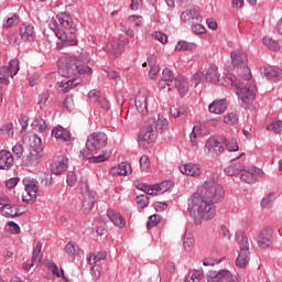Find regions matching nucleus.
<instances>
[{
    "label": "nucleus",
    "mask_w": 282,
    "mask_h": 282,
    "mask_svg": "<svg viewBox=\"0 0 282 282\" xmlns=\"http://www.w3.org/2000/svg\"><path fill=\"white\" fill-rule=\"evenodd\" d=\"M51 30L54 31L55 35L59 41H64V47H72L78 45V40L68 39V34H76V24L72 20V15L67 13H59L56 17V20L51 25Z\"/></svg>",
    "instance_id": "nucleus-1"
},
{
    "label": "nucleus",
    "mask_w": 282,
    "mask_h": 282,
    "mask_svg": "<svg viewBox=\"0 0 282 282\" xmlns=\"http://www.w3.org/2000/svg\"><path fill=\"white\" fill-rule=\"evenodd\" d=\"M188 208L194 213H197L199 219L208 221L213 219L216 215L215 203L208 200L199 193H194L191 198H188Z\"/></svg>",
    "instance_id": "nucleus-2"
},
{
    "label": "nucleus",
    "mask_w": 282,
    "mask_h": 282,
    "mask_svg": "<svg viewBox=\"0 0 282 282\" xmlns=\"http://www.w3.org/2000/svg\"><path fill=\"white\" fill-rule=\"evenodd\" d=\"M228 78L231 82V85L239 90L237 93L239 100H241L243 105H250L257 96L254 93L257 91V84L254 82H247L243 87V84L237 82L235 75H230Z\"/></svg>",
    "instance_id": "nucleus-3"
},
{
    "label": "nucleus",
    "mask_w": 282,
    "mask_h": 282,
    "mask_svg": "<svg viewBox=\"0 0 282 282\" xmlns=\"http://www.w3.org/2000/svg\"><path fill=\"white\" fill-rule=\"evenodd\" d=\"M230 56L231 64L238 76L243 80H250V78H252V73H250V68L248 67V54L241 51H232Z\"/></svg>",
    "instance_id": "nucleus-4"
},
{
    "label": "nucleus",
    "mask_w": 282,
    "mask_h": 282,
    "mask_svg": "<svg viewBox=\"0 0 282 282\" xmlns=\"http://www.w3.org/2000/svg\"><path fill=\"white\" fill-rule=\"evenodd\" d=\"M158 140V130L155 129V119H149L139 133V145L143 149H151Z\"/></svg>",
    "instance_id": "nucleus-5"
},
{
    "label": "nucleus",
    "mask_w": 282,
    "mask_h": 282,
    "mask_svg": "<svg viewBox=\"0 0 282 282\" xmlns=\"http://www.w3.org/2000/svg\"><path fill=\"white\" fill-rule=\"evenodd\" d=\"M236 241L239 245L240 253L236 259L237 268H246L250 263V243L248 242V236L243 231L236 232Z\"/></svg>",
    "instance_id": "nucleus-6"
},
{
    "label": "nucleus",
    "mask_w": 282,
    "mask_h": 282,
    "mask_svg": "<svg viewBox=\"0 0 282 282\" xmlns=\"http://www.w3.org/2000/svg\"><path fill=\"white\" fill-rule=\"evenodd\" d=\"M224 187L215 182H205L202 189L200 196L205 197L209 202L217 204L224 199Z\"/></svg>",
    "instance_id": "nucleus-7"
},
{
    "label": "nucleus",
    "mask_w": 282,
    "mask_h": 282,
    "mask_svg": "<svg viewBox=\"0 0 282 282\" xmlns=\"http://www.w3.org/2000/svg\"><path fill=\"white\" fill-rule=\"evenodd\" d=\"M108 140L109 139L105 132H94L87 138L86 149L91 154L98 153L100 149H105V147H107Z\"/></svg>",
    "instance_id": "nucleus-8"
},
{
    "label": "nucleus",
    "mask_w": 282,
    "mask_h": 282,
    "mask_svg": "<svg viewBox=\"0 0 282 282\" xmlns=\"http://www.w3.org/2000/svg\"><path fill=\"white\" fill-rule=\"evenodd\" d=\"M59 74L65 78H69L76 76V74H91V68L85 64H78L69 59L62 68H59Z\"/></svg>",
    "instance_id": "nucleus-9"
},
{
    "label": "nucleus",
    "mask_w": 282,
    "mask_h": 282,
    "mask_svg": "<svg viewBox=\"0 0 282 282\" xmlns=\"http://www.w3.org/2000/svg\"><path fill=\"white\" fill-rule=\"evenodd\" d=\"M22 182L26 193L22 195V200L26 204H34V202H36V197H39V181L26 176Z\"/></svg>",
    "instance_id": "nucleus-10"
},
{
    "label": "nucleus",
    "mask_w": 282,
    "mask_h": 282,
    "mask_svg": "<svg viewBox=\"0 0 282 282\" xmlns=\"http://www.w3.org/2000/svg\"><path fill=\"white\" fill-rule=\"evenodd\" d=\"M224 144H226V138H210L205 144L206 155L209 158H217L221 155V153H224Z\"/></svg>",
    "instance_id": "nucleus-11"
},
{
    "label": "nucleus",
    "mask_w": 282,
    "mask_h": 282,
    "mask_svg": "<svg viewBox=\"0 0 282 282\" xmlns=\"http://www.w3.org/2000/svg\"><path fill=\"white\" fill-rule=\"evenodd\" d=\"M239 282L237 274L230 273L228 270L209 271L207 273V282Z\"/></svg>",
    "instance_id": "nucleus-12"
},
{
    "label": "nucleus",
    "mask_w": 282,
    "mask_h": 282,
    "mask_svg": "<svg viewBox=\"0 0 282 282\" xmlns=\"http://www.w3.org/2000/svg\"><path fill=\"white\" fill-rule=\"evenodd\" d=\"M173 83H175V75H173V70L164 68L162 72V77L159 82V89H163V91H171Z\"/></svg>",
    "instance_id": "nucleus-13"
},
{
    "label": "nucleus",
    "mask_w": 282,
    "mask_h": 282,
    "mask_svg": "<svg viewBox=\"0 0 282 282\" xmlns=\"http://www.w3.org/2000/svg\"><path fill=\"white\" fill-rule=\"evenodd\" d=\"M148 98H149V91H147V89L144 88L140 89L134 98V105L137 107V111H139V113H142L143 116L149 111L147 108Z\"/></svg>",
    "instance_id": "nucleus-14"
},
{
    "label": "nucleus",
    "mask_w": 282,
    "mask_h": 282,
    "mask_svg": "<svg viewBox=\"0 0 282 282\" xmlns=\"http://www.w3.org/2000/svg\"><path fill=\"white\" fill-rule=\"evenodd\" d=\"M19 59H11L8 66L0 67V76H4L7 78H14V76L19 74Z\"/></svg>",
    "instance_id": "nucleus-15"
},
{
    "label": "nucleus",
    "mask_w": 282,
    "mask_h": 282,
    "mask_svg": "<svg viewBox=\"0 0 282 282\" xmlns=\"http://www.w3.org/2000/svg\"><path fill=\"white\" fill-rule=\"evenodd\" d=\"M14 166V156L8 150H0V171H10Z\"/></svg>",
    "instance_id": "nucleus-16"
},
{
    "label": "nucleus",
    "mask_w": 282,
    "mask_h": 282,
    "mask_svg": "<svg viewBox=\"0 0 282 282\" xmlns=\"http://www.w3.org/2000/svg\"><path fill=\"white\" fill-rule=\"evenodd\" d=\"M256 239L260 248H270V246H272V228L267 227L258 234Z\"/></svg>",
    "instance_id": "nucleus-17"
},
{
    "label": "nucleus",
    "mask_w": 282,
    "mask_h": 282,
    "mask_svg": "<svg viewBox=\"0 0 282 282\" xmlns=\"http://www.w3.org/2000/svg\"><path fill=\"white\" fill-rule=\"evenodd\" d=\"M20 36L22 41L32 43L36 39V31H34V25L23 23L20 26Z\"/></svg>",
    "instance_id": "nucleus-18"
},
{
    "label": "nucleus",
    "mask_w": 282,
    "mask_h": 282,
    "mask_svg": "<svg viewBox=\"0 0 282 282\" xmlns=\"http://www.w3.org/2000/svg\"><path fill=\"white\" fill-rule=\"evenodd\" d=\"M246 171V165L239 162V158L232 159L228 167L225 169L226 175L232 177V175H239V173Z\"/></svg>",
    "instance_id": "nucleus-19"
},
{
    "label": "nucleus",
    "mask_w": 282,
    "mask_h": 282,
    "mask_svg": "<svg viewBox=\"0 0 282 282\" xmlns=\"http://www.w3.org/2000/svg\"><path fill=\"white\" fill-rule=\"evenodd\" d=\"M181 19L185 23H193V21H197V23H202V14H199V11L197 10V8H192L189 10L182 12Z\"/></svg>",
    "instance_id": "nucleus-20"
},
{
    "label": "nucleus",
    "mask_w": 282,
    "mask_h": 282,
    "mask_svg": "<svg viewBox=\"0 0 282 282\" xmlns=\"http://www.w3.org/2000/svg\"><path fill=\"white\" fill-rule=\"evenodd\" d=\"M174 87L177 89L181 98H184L188 94V78L178 75L173 83Z\"/></svg>",
    "instance_id": "nucleus-21"
},
{
    "label": "nucleus",
    "mask_w": 282,
    "mask_h": 282,
    "mask_svg": "<svg viewBox=\"0 0 282 282\" xmlns=\"http://www.w3.org/2000/svg\"><path fill=\"white\" fill-rule=\"evenodd\" d=\"M105 50L113 54V56H120L124 52V42L112 40L106 45Z\"/></svg>",
    "instance_id": "nucleus-22"
},
{
    "label": "nucleus",
    "mask_w": 282,
    "mask_h": 282,
    "mask_svg": "<svg viewBox=\"0 0 282 282\" xmlns=\"http://www.w3.org/2000/svg\"><path fill=\"white\" fill-rule=\"evenodd\" d=\"M51 133L53 138L61 140L62 142H69V140H72V134L69 131L61 126L55 127Z\"/></svg>",
    "instance_id": "nucleus-23"
},
{
    "label": "nucleus",
    "mask_w": 282,
    "mask_h": 282,
    "mask_svg": "<svg viewBox=\"0 0 282 282\" xmlns=\"http://www.w3.org/2000/svg\"><path fill=\"white\" fill-rule=\"evenodd\" d=\"M180 171L183 175H189L191 177H198V175H202L199 165L193 163H187L183 166H180Z\"/></svg>",
    "instance_id": "nucleus-24"
},
{
    "label": "nucleus",
    "mask_w": 282,
    "mask_h": 282,
    "mask_svg": "<svg viewBox=\"0 0 282 282\" xmlns=\"http://www.w3.org/2000/svg\"><path fill=\"white\" fill-rule=\"evenodd\" d=\"M226 109H228L226 99H216L209 105L210 113H216L217 116L224 113Z\"/></svg>",
    "instance_id": "nucleus-25"
},
{
    "label": "nucleus",
    "mask_w": 282,
    "mask_h": 282,
    "mask_svg": "<svg viewBox=\"0 0 282 282\" xmlns=\"http://www.w3.org/2000/svg\"><path fill=\"white\" fill-rule=\"evenodd\" d=\"M23 142L24 144H29L31 149H34L33 151H36V149H41V144L43 143V141L40 139L39 135H36V133L25 134L23 137Z\"/></svg>",
    "instance_id": "nucleus-26"
},
{
    "label": "nucleus",
    "mask_w": 282,
    "mask_h": 282,
    "mask_svg": "<svg viewBox=\"0 0 282 282\" xmlns=\"http://www.w3.org/2000/svg\"><path fill=\"white\" fill-rule=\"evenodd\" d=\"M0 205H2L0 207V213L4 217H8V218L12 219V218L19 217V215H21V214H19V209L14 205L3 204L2 202H0Z\"/></svg>",
    "instance_id": "nucleus-27"
},
{
    "label": "nucleus",
    "mask_w": 282,
    "mask_h": 282,
    "mask_svg": "<svg viewBox=\"0 0 282 282\" xmlns=\"http://www.w3.org/2000/svg\"><path fill=\"white\" fill-rule=\"evenodd\" d=\"M259 171L257 167H251L248 171L240 175L241 182H246V184H254L257 182V175H259Z\"/></svg>",
    "instance_id": "nucleus-28"
},
{
    "label": "nucleus",
    "mask_w": 282,
    "mask_h": 282,
    "mask_svg": "<svg viewBox=\"0 0 282 282\" xmlns=\"http://www.w3.org/2000/svg\"><path fill=\"white\" fill-rule=\"evenodd\" d=\"M217 65L210 64L206 74H205V80L206 83H214V85H217L219 83V73L217 72Z\"/></svg>",
    "instance_id": "nucleus-29"
},
{
    "label": "nucleus",
    "mask_w": 282,
    "mask_h": 282,
    "mask_svg": "<svg viewBox=\"0 0 282 282\" xmlns=\"http://www.w3.org/2000/svg\"><path fill=\"white\" fill-rule=\"evenodd\" d=\"M96 204V193L86 192L84 195L83 208L84 213H89Z\"/></svg>",
    "instance_id": "nucleus-30"
},
{
    "label": "nucleus",
    "mask_w": 282,
    "mask_h": 282,
    "mask_svg": "<svg viewBox=\"0 0 282 282\" xmlns=\"http://www.w3.org/2000/svg\"><path fill=\"white\" fill-rule=\"evenodd\" d=\"M107 217L115 226H117V228H124V226H127V220H124L120 214H116L112 209L107 210Z\"/></svg>",
    "instance_id": "nucleus-31"
},
{
    "label": "nucleus",
    "mask_w": 282,
    "mask_h": 282,
    "mask_svg": "<svg viewBox=\"0 0 282 282\" xmlns=\"http://www.w3.org/2000/svg\"><path fill=\"white\" fill-rule=\"evenodd\" d=\"M69 166V160L66 156H58L57 164L53 170L55 175H61V173H65Z\"/></svg>",
    "instance_id": "nucleus-32"
},
{
    "label": "nucleus",
    "mask_w": 282,
    "mask_h": 282,
    "mask_svg": "<svg viewBox=\"0 0 282 282\" xmlns=\"http://www.w3.org/2000/svg\"><path fill=\"white\" fill-rule=\"evenodd\" d=\"M83 158H86V160H93V162L98 163V162H107L109 158H111V152H104L102 154L98 156H94V154L88 153L85 155L83 151L79 152Z\"/></svg>",
    "instance_id": "nucleus-33"
},
{
    "label": "nucleus",
    "mask_w": 282,
    "mask_h": 282,
    "mask_svg": "<svg viewBox=\"0 0 282 282\" xmlns=\"http://www.w3.org/2000/svg\"><path fill=\"white\" fill-rule=\"evenodd\" d=\"M79 84H80V79L72 78V79H68L67 82H62L59 87H62V90L64 91V94H67L69 89H74V87H78Z\"/></svg>",
    "instance_id": "nucleus-34"
},
{
    "label": "nucleus",
    "mask_w": 282,
    "mask_h": 282,
    "mask_svg": "<svg viewBox=\"0 0 282 282\" xmlns=\"http://www.w3.org/2000/svg\"><path fill=\"white\" fill-rule=\"evenodd\" d=\"M197 44L195 43H191V42H184V41H180L176 46L175 50L176 52H193V50H196Z\"/></svg>",
    "instance_id": "nucleus-35"
},
{
    "label": "nucleus",
    "mask_w": 282,
    "mask_h": 282,
    "mask_svg": "<svg viewBox=\"0 0 282 282\" xmlns=\"http://www.w3.org/2000/svg\"><path fill=\"white\" fill-rule=\"evenodd\" d=\"M204 279V271L203 270H194L189 272L185 278V282H202Z\"/></svg>",
    "instance_id": "nucleus-36"
},
{
    "label": "nucleus",
    "mask_w": 282,
    "mask_h": 282,
    "mask_svg": "<svg viewBox=\"0 0 282 282\" xmlns=\"http://www.w3.org/2000/svg\"><path fill=\"white\" fill-rule=\"evenodd\" d=\"M270 80V78H278L279 76H282L281 69H274L272 67H264L261 72Z\"/></svg>",
    "instance_id": "nucleus-37"
},
{
    "label": "nucleus",
    "mask_w": 282,
    "mask_h": 282,
    "mask_svg": "<svg viewBox=\"0 0 282 282\" xmlns=\"http://www.w3.org/2000/svg\"><path fill=\"white\" fill-rule=\"evenodd\" d=\"M40 160H41V155L39 154V152L36 150H33L26 156V164H28V166H36L39 164Z\"/></svg>",
    "instance_id": "nucleus-38"
},
{
    "label": "nucleus",
    "mask_w": 282,
    "mask_h": 282,
    "mask_svg": "<svg viewBox=\"0 0 282 282\" xmlns=\"http://www.w3.org/2000/svg\"><path fill=\"white\" fill-rule=\"evenodd\" d=\"M32 127L37 129L40 133H45L47 131V122L43 118H37L33 121Z\"/></svg>",
    "instance_id": "nucleus-39"
},
{
    "label": "nucleus",
    "mask_w": 282,
    "mask_h": 282,
    "mask_svg": "<svg viewBox=\"0 0 282 282\" xmlns=\"http://www.w3.org/2000/svg\"><path fill=\"white\" fill-rule=\"evenodd\" d=\"M105 259H107V251H99L97 254H91L87 258L90 265L98 263V261H105Z\"/></svg>",
    "instance_id": "nucleus-40"
},
{
    "label": "nucleus",
    "mask_w": 282,
    "mask_h": 282,
    "mask_svg": "<svg viewBox=\"0 0 282 282\" xmlns=\"http://www.w3.org/2000/svg\"><path fill=\"white\" fill-rule=\"evenodd\" d=\"M131 165L128 163H120L118 167H112L111 173H117V175H128Z\"/></svg>",
    "instance_id": "nucleus-41"
},
{
    "label": "nucleus",
    "mask_w": 282,
    "mask_h": 282,
    "mask_svg": "<svg viewBox=\"0 0 282 282\" xmlns=\"http://www.w3.org/2000/svg\"><path fill=\"white\" fill-rule=\"evenodd\" d=\"M262 43L273 52H278V50H280L279 42L272 37H263Z\"/></svg>",
    "instance_id": "nucleus-42"
},
{
    "label": "nucleus",
    "mask_w": 282,
    "mask_h": 282,
    "mask_svg": "<svg viewBox=\"0 0 282 282\" xmlns=\"http://www.w3.org/2000/svg\"><path fill=\"white\" fill-rule=\"evenodd\" d=\"M224 122L225 124H237L239 122V116H237V112H228L224 117Z\"/></svg>",
    "instance_id": "nucleus-43"
},
{
    "label": "nucleus",
    "mask_w": 282,
    "mask_h": 282,
    "mask_svg": "<svg viewBox=\"0 0 282 282\" xmlns=\"http://www.w3.org/2000/svg\"><path fill=\"white\" fill-rule=\"evenodd\" d=\"M135 202L139 208H147V206H149V195L140 194L135 197Z\"/></svg>",
    "instance_id": "nucleus-44"
},
{
    "label": "nucleus",
    "mask_w": 282,
    "mask_h": 282,
    "mask_svg": "<svg viewBox=\"0 0 282 282\" xmlns=\"http://www.w3.org/2000/svg\"><path fill=\"white\" fill-rule=\"evenodd\" d=\"M170 113L173 118H180L181 116H184V113H186V108L176 105L170 109Z\"/></svg>",
    "instance_id": "nucleus-45"
},
{
    "label": "nucleus",
    "mask_w": 282,
    "mask_h": 282,
    "mask_svg": "<svg viewBox=\"0 0 282 282\" xmlns=\"http://www.w3.org/2000/svg\"><path fill=\"white\" fill-rule=\"evenodd\" d=\"M66 254H68L69 257H74L75 254H80V249L77 247L76 245L68 242L65 248H64Z\"/></svg>",
    "instance_id": "nucleus-46"
},
{
    "label": "nucleus",
    "mask_w": 282,
    "mask_h": 282,
    "mask_svg": "<svg viewBox=\"0 0 282 282\" xmlns=\"http://www.w3.org/2000/svg\"><path fill=\"white\" fill-rule=\"evenodd\" d=\"M191 25H192V32H194V34L206 33V28H204V25L197 22V20H192Z\"/></svg>",
    "instance_id": "nucleus-47"
},
{
    "label": "nucleus",
    "mask_w": 282,
    "mask_h": 282,
    "mask_svg": "<svg viewBox=\"0 0 282 282\" xmlns=\"http://www.w3.org/2000/svg\"><path fill=\"white\" fill-rule=\"evenodd\" d=\"M139 191H143L145 195H158V193L154 192L153 185H147L144 183H139L135 185Z\"/></svg>",
    "instance_id": "nucleus-48"
},
{
    "label": "nucleus",
    "mask_w": 282,
    "mask_h": 282,
    "mask_svg": "<svg viewBox=\"0 0 282 282\" xmlns=\"http://www.w3.org/2000/svg\"><path fill=\"white\" fill-rule=\"evenodd\" d=\"M183 246L187 252H191L193 250V247L195 246V239H193V236L185 235Z\"/></svg>",
    "instance_id": "nucleus-49"
},
{
    "label": "nucleus",
    "mask_w": 282,
    "mask_h": 282,
    "mask_svg": "<svg viewBox=\"0 0 282 282\" xmlns=\"http://www.w3.org/2000/svg\"><path fill=\"white\" fill-rule=\"evenodd\" d=\"M154 127L156 131L158 129H166L169 127V120L163 116H159L158 120L154 119Z\"/></svg>",
    "instance_id": "nucleus-50"
},
{
    "label": "nucleus",
    "mask_w": 282,
    "mask_h": 282,
    "mask_svg": "<svg viewBox=\"0 0 282 282\" xmlns=\"http://www.w3.org/2000/svg\"><path fill=\"white\" fill-rule=\"evenodd\" d=\"M153 191L156 195H160V193H166V191H169V182L164 181L161 184H154Z\"/></svg>",
    "instance_id": "nucleus-51"
},
{
    "label": "nucleus",
    "mask_w": 282,
    "mask_h": 282,
    "mask_svg": "<svg viewBox=\"0 0 282 282\" xmlns=\"http://www.w3.org/2000/svg\"><path fill=\"white\" fill-rule=\"evenodd\" d=\"M0 131L2 133H7V135H9V138H12V135H14V123H12V122L4 123L2 126V128L0 129Z\"/></svg>",
    "instance_id": "nucleus-52"
},
{
    "label": "nucleus",
    "mask_w": 282,
    "mask_h": 282,
    "mask_svg": "<svg viewBox=\"0 0 282 282\" xmlns=\"http://www.w3.org/2000/svg\"><path fill=\"white\" fill-rule=\"evenodd\" d=\"M268 131H274V133H282V121L278 120L267 127Z\"/></svg>",
    "instance_id": "nucleus-53"
},
{
    "label": "nucleus",
    "mask_w": 282,
    "mask_h": 282,
    "mask_svg": "<svg viewBox=\"0 0 282 282\" xmlns=\"http://www.w3.org/2000/svg\"><path fill=\"white\" fill-rule=\"evenodd\" d=\"M23 144L21 143H17L12 148V153L17 158V160H21V158H23Z\"/></svg>",
    "instance_id": "nucleus-54"
},
{
    "label": "nucleus",
    "mask_w": 282,
    "mask_h": 282,
    "mask_svg": "<svg viewBox=\"0 0 282 282\" xmlns=\"http://www.w3.org/2000/svg\"><path fill=\"white\" fill-rule=\"evenodd\" d=\"M158 224H160V216L158 215H151L149 217L148 224H147V228L148 230H151V228H155V226H158Z\"/></svg>",
    "instance_id": "nucleus-55"
},
{
    "label": "nucleus",
    "mask_w": 282,
    "mask_h": 282,
    "mask_svg": "<svg viewBox=\"0 0 282 282\" xmlns=\"http://www.w3.org/2000/svg\"><path fill=\"white\" fill-rule=\"evenodd\" d=\"M70 61H74V63H77V65H83L82 63H89V58H87V56H85L83 53L75 54Z\"/></svg>",
    "instance_id": "nucleus-56"
},
{
    "label": "nucleus",
    "mask_w": 282,
    "mask_h": 282,
    "mask_svg": "<svg viewBox=\"0 0 282 282\" xmlns=\"http://www.w3.org/2000/svg\"><path fill=\"white\" fill-rule=\"evenodd\" d=\"M226 147L227 151L232 152V151H239V144H237L236 140L228 141L226 139V142L224 143V148Z\"/></svg>",
    "instance_id": "nucleus-57"
},
{
    "label": "nucleus",
    "mask_w": 282,
    "mask_h": 282,
    "mask_svg": "<svg viewBox=\"0 0 282 282\" xmlns=\"http://www.w3.org/2000/svg\"><path fill=\"white\" fill-rule=\"evenodd\" d=\"M41 250H43V245L41 242H36L35 248L33 249V256L31 261L33 263H35V261H37L40 254H41Z\"/></svg>",
    "instance_id": "nucleus-58"
},
{
    "label": "nucleus",
    "mask_w": 282,
    "mask_h": 282,
    "mask_svg": "<svg viewBox=\"0 0 282 282\" xmlns=\"http://www.w3.org/2000/svg\"><path fill=\"white\" fill-rule=\"evenodd\" d=\"M102 268L98 264L93 265L91 270H90V274L93 276L94 281H98V279H100V272H101Z\"/></svg>",
    "instance_id": "nucleus-59"
},
{
    "label": "nucleus",
    "mask_w": 282,
    "mask_h": 282,
    "mask_svg": "<svg viewBox=\"0 0 282 282\" xmlns=\"http://www.w3.org/2000/svg\"><path fill=\"white\" fill-rule=\"evenodd\" d=\"M149 166H151V161H149V156L148 155H142L140 158V169H141V171H147V169H149Z\"/></svg>",
    "instance_id": "nucleus-60"
},
{
    "label": "nucleus",
    "mask_w": 282,
    "mask_h": 282,
    "mask_svg": "<svg viewBox=\"0 0 282 282\" xmlns=\"http://www.w3.org/2000/svg\"><path fill=\"white\" fill-rule=\"evenodd\" d=\"M88 98H89V100H91L93 102H99V101H100V98H102V97H100V91H99V90L94 89V90H90V91L88 93Z\"/></svg>",
    "instance_id": "nucleus-61"
},
{
    "label": "nucleus",
    "mask_w": 282,
    "mask_h": 282,
    "mask_svg": "<svg viewBox=\"0 0 282 282\" xmlns=\"http://www.w3.org/2000/svg\"><path fill=\"white\" fill-rule=\"evenodd\" d=\"M14 23H19V15L18 14H13L11 18H8L6 23L3 24V28H12V25H14Z\"/></svg>",
    "instance_id": "nucleus-62"
},
{
    "label": "nucleus",
    "mask_w": 282,
    "mask_h": 282,
    "mask_svg": "<svg viewBox=\"0 0 282 282\" xmlns=\"http://www.w3.org/2000/svg\"><path fill=\"white\" fill-rule=\"evenodd\" d=\"M66 182H67L68 186H76V182H78V178L76 177V173L69 172L67 174Z\"/></svg>",
    "instance_id": "nucleus-63"
},
{
    "label": "nucleus",
    "mask_w": 282,
    "mask_h": 282,
    "mask_svg": "<svg viewBox=\"0 0 282 282\" xmlns=\"http://www.w3.org/2000/svg\"><path fill=\"white\" fill-rule=\"evenodd\" d=\"M272 199H274V193H270L267 197H264L261 200V206H263L264 208H268Z\"/></svg>",
    "instance_id": "nucleus-64"
}]
</instances>
